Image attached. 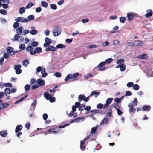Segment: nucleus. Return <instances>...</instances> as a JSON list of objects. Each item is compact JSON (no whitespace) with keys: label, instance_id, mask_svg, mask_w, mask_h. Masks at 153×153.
I'll list each match as a JSON object with an SVG mask.
<instances>
[{"label":"nucleus","instance_id":"obj_8","mask_svg":"<svg viewBox=\"0 0 153 153\" xmlns=\"http://www.w3.org/2000/svg\"><path fill=\"white\" fill-rule=\"evenodd\" d=\"M151 108L150 106L146 105L142 107L141 109L143 111L148 112L150 110Z\"/></svg>","mask_w":153,"mask_h":153},{"label":"nucleus","instance_id":"obj_29","mask_svg":"<svg viewBox=\"0 0 153 153\" xmlns=\"http://www.w3.org/2000/svg\"><path fill=\"white\" fill-rule=\"evenodd\" d=\"M79 75V73H76L72 75V78L74 80H77V78Z\"/></svg>","mask_w":153,"mask_h":153},{"label":"nucleus","instance_id":"obj_3","mask_svg":"<svg viewBox=\"0 0 153 153\" xmlns=\"http://www.w3.org/2000/svg\"><path fill=\"white\" fill-rule=\"evenodd\" d=\"M134 106L133 104L132 103H131L128 105V106L129 107V112L130 113H134L136 111V108L135 106Z\"/></svg>","mask_w":153,"mask_h":153},{"label":"nucleus","instance_id":"obj_14","mask_svg":"<svg viewBox=\"0 0 153 153\" xmlns=\"http://www.w3.org/2000/svg\"><path fill=\"white\" fill-rule=\"evenodd\" d=\"M108 121V119L107 118H105L103 119L101 122L100 125L107 124Z\"/></svg>","mask_w":153,"mask_h":153},{"label":"nucleus","instance_id":"obj_13","mask_svg":"<svg viewBox=\"0 0 153 153\" xmlns=\"http://www.w3.org/2000/svg\"><path fill=\"white\" fill-rule=\"evenodd\" d=\"M44 97L47 100H49L52 97L51 94H49L48 92H45L44 94Z\"/></svg>","mask_w":153,"mask_h":153},{"label":"nucleus","instance_id":"obj_11","mask_svg":"<svg viewBox=\"0 0 153 153\" xmlns=\"http://www.w3.org/2000/svg\"><path fill=\"white\" fill-rule=\"evenodd\" d=\"M22 128V125H18L16 126L15 130V132L16 133H17L18 132L20 131Z\"/></svg>","mask_w":153,"mask_h":153},{"label":"nucleus","instance_id":"obj_48","mask_svg":"<svg viewBox=\"0 0 153 153\" xmlns=\"http://www.w3.org/2000/svg\"><path fill=\"white\" fill-rule=\"evenodd\" d=\"M25 9L24 7L20 8L19 10V13L21 14L23 13L25 11Z\"/></svg>","mask_w":153,"mask_h":153},{"label":"nucleus","instance_id":"obj_36","mask_svg":"<svg viewBox=\"0 0 153 153\" xmlns=\"http://www.w3.org/2000/svg\"><path fill=\"white\" fill-rule=\"evenodd\" d=\"M125 69L126 66L124 64L120 65V70L121 71H123L125 70Z\"/></svg>","mask_w":153,"mask_h":153},{"label":"nucleus","instance_id":"obj_31","mask_svg":"<svg viewBox=\"0 0 153 153\" xmlns=\"http://www.w3.org/2000/svg\"><path fill=\"white\" fill-rule=\"evenodd\" d=\"M13 48L11 47H8L6 49L8 53H9L10 54H11V53L13 51Z\"/></svg>","mask_w":153,"mask_h":153},{"label":"nucleus","instance_id":"obj_46","mask_svg":"<svg viewBox=\"0 0 153 153\" xmlns=\"http://www.w3.org/2000/svg\"><path fill=\"white\" fill-rule=\"evenodd\" d=\"M7 11L6 10L2 9L0 10V13L3 15H6L7 14Z\"/></svg>","mask_w":153,"mask_h":153},{"label":"nucleus","instance_id":"obj_52","mask_svg":"<svg viewBox=\"0 0 153 153\" xmlns=\"http://www.w3.org/2000/svg\"><path fill=\"white\" fill-rule=\"evenodd\" d=\"M45 41L46 42L50 44L52 42L51 40L48 37H46L45 39Z\"/></svg>","mask_w":153,"mask_h":153},{"label":"nucleus","instance_id":"obj_35","mask_svg":"<svg viewBox=\"0 0 153 153\" xmlns=\"http://www.w3.org/2000/svg\"><path fill=\"white\" fill-rule=\"evenodd\" d=\"M66 46L65 45L62 44H59L57 45L56 47L57 48H65Z\"/></svg>","mask_w":153,"mask_h":153},{"label":"nucleus","instance_id":"obj_41","mask_svg":"<svg viewBox=\"0 0 153 153\" xmlns=\"http://www.w3.org/2000/svg\"><path fill=\"white\" fill-rule=\"evenodd\" d=\"M34 19V16L33 15H31L27 17V20H28V21H31L33 20Z\"/></svg>","mask_w":153,"mask_h":153},{"label":"nucleus","instance_id":"obj_55","mask_svg":"<svg viewBox=\"0 0 153 153\" xmlns=\"http://www.w3.org/2000/svg\"><path fill=\"white\" fill-rule=\"evenodd\" d=\"M31 45L33 47H36L38 45V43L36 41H33L31 43Z\"/></svg>","mask_w":153,"mask_h":153},{"label":"nucleus","instance_id":"obj_26","mask_svg":"<svg viewBox=\"0 0 153 153\" xmlns=\"http://www.w3.org/2000/svg\"><path fill=\"white\" fill-rule=\"evenodd\" d=\"M27 95H26L25 96L22 97L21 99H20L19 100H17L16 101L15 103V104H17L19 102H20L23 100L24 99H25L27 96Z\"/></svg>","mask_w":153,"mask_h":153},{"label":"nucleus","instance_id":"obj_50","mask_svg":"<svg viewBox=\"0 0 153 153\" xmlns=\"http://www.w3.org/2000/svg\"><path fill=\"white\" fill-rule=\"evenodd\" d=\"M41 5L43 7L45 8L47 7L48 6V4L44 1H42Z\"/></svg>","mask_w":153,"mask_h":153},{"label":"nucleus","instance_id":"obj_56","mask_svg":"<svg viewBox=\"0 0 153 153\" xmlns=\"http://www.w3.org/2000/svg\"><path fill=\"white\" fill-rule=\"evenodd\" d=\"M30 89V86L28 84H27L25 86V89L26 91H28Z\"/></svg>","mask_w":153,"mask_h":153},{"label":"nucleus","instance_id":"obj_19","mask_svg":"<svg viewBox=\"0 0 153 153\" xmlns=\"http://www.w3.org/2000/svg\"><path fill=\"white\" fill-rule=\"evenodd\" d=\"M100 92H96V91H93L91 94L90 96H92L94 95H95V97H97L100 94Z\"/></svg>","mask_w":153,"mask_h":153},{"label":"nucleus","instance_id":"obj_2","mask_svg":"<svg viewBox=\"0 0 153 153\" xmlns=\"http://www.w3.org/2000/svg\"><path fill=\"white\" fill-rule=\"evenodd\" d=\"M61 32V29L59 26L55 27L53 29V33L54 36L59 35Z\"/></svg>","mask_w":153,"mask_h":153},{"label":"nucleus","instance_id":"obj_49","mask_svg":"<svg viewBox=\"0 0 153 153\" xmlns=\"http://www.w3.org/2000/svg\"><path fill=\"white\" fill-rule=\"evenodd\" d=\"M140 87L138 84H136L133 85V89L135 90H137L139 89Z\"/></svg>","mask_w":153,"mask_h":153},{"label":"nucleus","instance_id":"obj_20","mask_svg":"<svg viewBox=\"0 0 153 153\" xmlns=\"http://www.w3.org/2000/svg\"><path fill=\"white\" fill-rule=\"evenodd\" d=\"M106 115L108 116L111 117L112 115V109L111 108H108L107 110Z\"/></svg>","mask_w":153,"mask_h":153},{"label":"nucleus","instance_id":"obj_21","mask_svg":"<svg viewBox=\"0 0 153 153\" xmlns=\"http://www.w3.org/2000/svg\"><path fill=\"white\" fill-rule=\"evenodd\" d=\"M85 98V96L83 94H81L79 96L78 100L79 102L81 101L82 100L84 101Z\"/></svg>","mask_w":153,"mask_h":153},{"label":"nucleus","instance_id":"obj_9","mask_svg":"<svg viewBox=\"0 0 153 153\" xmlns=\"http://www.w3.org/2000/svg\"><path fill=\"white\" fill-rule=\"evenodd\" d=\"M36 82L40 86H43L45 84V82L44 80L40 79H37Z\"/></svg>","mask_w":153,"mask_h":153},{"label":"nucleus","instance_id":"obj_23","mask_svg":"<svg viewBox=\"0 0 153 153\" xmlns=\"http://www.w3.org/2000/svg\"><path fill=\"white\" fill-rule=\"evenodd\" d=\"M91 136V135H90L88 136H87L83 140H82L81 141L80 144H84L85 143V140L88 139H90V137Z\"/></svg>","mask_w":153,"mask_h":153},{"label":"nucleus","instance_id":"obj_12","mask_svg":"<svg viewBox=\"0 0 153 153\" xmlns=\"http://www.w3.org/2000/svg\"><path fill=\"white\" fill-rule=\"evenodd\" d=\"M147 13L145 15V16L146 18H149L152 16L153 13L152 11L151 10L149 9L147 10Z\"/></svg>","mask_w":153,"mask_h":153},{"label":"nucleus","instance_id":"obj_24","mask_svg":"<svg viewBox=\"0 0 153 153\" xmlns=\"http://www.w3.org/2000/svg\"><path fill=\"white\" fill-rule=\"evenodd\" d=\"M111 107H114L117 110V109H120V106L118 104L114 103L113 104Z\"/></svg>","mask_w":153,"mask_h":153},{"label":"nucleus","instance_id":"obj_39","mask_svg":"<svg viewBox=\"0 0 153 153\" xmlns=\"http://www.w3.org/2000/svg\"><path fill=\"white\" fill-rule=\"evenodd\" d=\"M9 106V104L8 103H4L2 105H1V107L2 109L8 107Z\"/></svg>","mask_w":153,"mask_h":153},{"label":"nucleus","instance_id":"obj_22","mask_svg":"<svg viewBox=\"0 0 153 153\" xmlns=\"http://www.w3.org/2000/svg\"><path fill=\"white\" fill-rule=\"evenodd\" d=\"M142 43V42L140 40L135 41L134 42V46H137Z\"/></svg>","mask_w":153,"mask_h":153},{"label":"nucleus","instance_id":"obj_28","mask_svg":"<svg viewBox=\"0 0 153 153\" xmlns=\"http://www.w3.org/2000/svg\"><path fill=\"white\" fill-rule=\"evenodd\" d=\"M73 79L72 75L71 74H68L65 78V80L66 81H68V80Z\"/></svg>","mask_w":153,"mask_h":153},{"label":"nucleus","instance_id":"obj_54","mask_svg":"<svg viewBox=\"0 0 153 153\" xmlns=\"http://www.w3.org/2000/svg\"><path fill=\"white\" fill-rule=\"evenodd\" d=\"M126 20V19L125 17H121L120 19V22L122 23H124Z\"/></svg>","mask_w":153,"mask_h":153},{"label":"nucleus","instance_id":"obj_59","mask_svg":"<svg viewBox=\"0 0 153 153\" xmlns=\"http://www.w3.org/2000/svg\"><path fill=\"white\" fill-rule=\"evenodd\" d=\"M50 7L53 10H56L57 8L56 5L54 4H51Z\"/></svg>","mask_w":153,"mask_h":153},{"label":"nucleus","instance_id":"obj_42","mask_svg":"<svg viewBox=\"0 0 153 153\" xmlns=\"http://www.w3.org/2000/svg\"><path fill=\"white\" fill-rule=\"evenodd\" d=\"M34 5V4L32 2H29L28 4L26 6L25 8L26 9H29L31 7Z\"/></svg>","mask_w":153,"mask_h":153},{"label":"nucleus","instance_id":"obj_51","mask_svg":"<svg viewBox=\"0 0 153 153\" xmlns=\"http://www.w3.org/2000/svg\"><path fill=\"white\" fill-rule=\"evenodd\" d=\"M21 22H28V20L25 18L21 17Z\"/></svg>","mask_w":153,"mask_h":153},{"label":"nucleus","instance_id":"obj_45","mask_svg":"<svg viewBox=\"0 0 153 153\" xmlns=\"http://www.w3.org/2000/svg\"><path fill=\"white\" fill-rule=\"evenodd\" d=\"M4 92L5 94L7 95V94H10V93L11 91L10 88H7L5 89Z\"/></svg>","mask_w":153,"mask_h":153},{"label":"nucleus","instance_id":"obj_32","mask_svg":"<svg viewBox=\"0 0 153 153\" xmlns=\"http://www.w3.org/2000/svg\"><path fill=\"white\" fill-rule=\"evenodd\" d=\"M113 60V59L112 58H110L107 59L106 60H105V61L104 62H105V64L106 63L109 64L111 63L112 62Z\"/></svg>","mask_w":153,"mask_h":153},{"label":"nucleus","instance_id":"obj_4","mask_svg":"<svg viewBox=\"0 0 153 153\" xmlns=\"http://www.w3.org/2000/svg\"><path fill=\"white\" fill-rule=\"evenodd\" d=\"M100 110H97L94 109L93 110H91L90 111V112H91L90 116L91 117L92 119L94 120L95 119V117H94V116L95 115V114H97L98 113L100 112Z\"/></svg>","mask_w":153,"mask_h":153},{"label":"nucleus","instance_id":"obj_1","mask_svg":"<svg viewBox=\"0 0 153 153\" xmlns=\"http://www.w3.org/2000/svg\"><path fill=\"white\" fill-rule=\"evenodd\" d=\"M68 125V124H66L65 125L62 126H60L59 127H58L56 126H52L53 134L57 133L59 132L60 131V128H63L65 126H67Z\"/></svg>","mask_w":153,"mask_h":153},{"label":"nucleus","instance_id":"obj_57","mask_svg":"<svg viewBox=\"0 0 153 153\" xmlns=\"http://www.w3.org/2000/svg\"><path fill=\"white\" fill-rule=\"evenodd\" d=\"M51 51H55L57 50V48L53 46H49Z\"/></svg>","mask_w":153,"mask_h":153},{"label":"nucleus","instance_id":"obj_47","mask_svg":"<svg viewBox=\"0 0 153 153\" xmlns=\"http://www.w3.org/2000/svg\"><path fill=\"white\" fill-rule=\"evenodd\" d=\"M114 101L117 103H120L121 102V98H116L114 99Z\"/></svg>","mask_w":153,"mask_h":153},{"label":"nucleus","instance_id":"obj_7","mask_svg":"<svg viewBox=\"0 0 153 153\" xmlns=\"http://www.w3.org/2000/svg\"><path fill=\"white\" fill-rule=\"evenodd\" d=\"M105 65V63L104 62H102L100 63L97 66L98 68V70L101 71H103L105 70L106 69V68L103 67V68H102V67Z\"/></svg>","mask_w":153,"mask_h":153},{"label":"nucleus","instance_id":"obj_53","mask_svg":"<svg viewBox=\"0 0 153 153\" xmlns=\"http://www.w3.org/2000/svg\"><path fill=\"white\" fill-rule=\"evenodd\" d=\"M124 60L123 59H120L117 61V63L118 64L121 65L122 64V63H124Z\"/></svg>","mask_w":153,"mask_h":153},{"label":"nucleus","instance_id":"obj_33","mask_svg":"<svg viewBox=\"0 0 153 153\" xmlns=\"http://www.w3.org/2000/svg\"><path fill=\"white\" fill-rule=\"evenodd\" d=\"M127 16L128 18V20L129 21H131L134 17L133 15L131 14H128Z\"/></svg>","mask_w":153,"mask_h":153},{"label":"nucleus","instance_id":"obj_58","mask_svg":"<svg viewBox=\"0 0 153 153\" xmlns=\"http://www.w3.org/2000/svg\"><path fill=\"white\" fill-rule=\"evenodd\" d=\"M103 105L101 103H99L97 106V108L98 109H101L103 108Z\"/></svg>","mask_w":153,"mask_h":153},{"label":"nucleus","instance_id":"obj_15","mask_svg":"<svg viewBox=\"0 0 153 153\" xmlns=\"http://www.w3.org/2000/svg\"><path fill=\"white\" fill-rule=\"evenodd\" d=\"M7 134V131H3L0 132V135L3 137H5Z\"/></svg>","mask_w":153,"mask_h":153},{"label":"nucleus","instance_id":"obj_17","mask_svg":"<svg viewBox=\"0 0 153 153\" xmlns=\"http://www.w3.org/2000/svg\"><path fill=\"white\" fill-rule=\"evenodd\" d=\"M137 57L140 59H146L147 58V55L146 54H143L138 56Z\"/></svg>","mask_w":153,"mask_h":153},{"label":"nucleus","instance_id":"obj_61","mask_svg":"<svg viewBox=\"0 0 153 153\" xmlns=\"http://www.w3.org/2000/svg\"><path fill=\"white\" fill-rule=\"evenodd\" d=\"M39 87V85H38L35 84L33 85L32 87L31 88L32 89H35L36 88H38Z\"/></svg>","mask_w":153,"mask_h":153},{"label":"nucleus","instance_id":"obj_6","mask_svg":"<svg viewBox=\"0 0 153 153\" xmlns=\"http://www.w3.org/2000/svg\"><path fill=\"white\" fill-rule=\"evenodd\" d=\"M21 67V66L20 65H16L14 67V68L16 70V73L17 74H20L22 72V70L20 69Z\"/></svg>","mask_w":153,"mask_h":153},{"label":"nucleus","instance_id":"obj_63","mask_svg":"<svg viewBox=\"0 0 153 153\" xmlns=\"http://www.w3.org/2000/svg\"><path fill=\"white\" fill-rule=\"evenodd\" d=\"M131 92L129 91H127L126 92L125 95L126 96H131L132 95Z\"/></svg>","mask_w":153,"mask_h":153},{"label":"nucleus","instance_id":"obj_62","mask_svg":"<svg viewBox=\"0 0 153 153\" xmlns=\"http://www.w3.org/2000/svg\"><path fill=\"white\" fill-rule=\"evenodd\" d=\"M134 85L133 83L132 82H130L127 84V86L128 87H131Z\"/></svg>","mask_w":153,"mask_h":153},{"label":"nucleus","instance_id":"obj_43","mask_svg":"<svg viewBox=\"0 0 153 153\" xmlns=\"http://www.w3.org/2000/svg\"><path fill=\"white\" fill-rule=\"evenodd\" d=\"M33 47L30 45H29L26 48V51H30V52L31 51H33Z\"/></svg>","mask_w":153,"mask_h":153},{"label":"nucleus","instance_id":"obj_38","mask_svg":"<svg viewBox=\"0 0 153 153\" xmlns=\"http://www.w3.org/2000/svg\"><path fill=\"white\" fill-rule=\"evenodd\" d=\"M113 100V98H108L106 100V103L109 105L112 102Z\"/></svg>","mask_w":153,"mask_h":153},{"label":"nucleus","instance_id":"obj_34","mask_svg":"<svg viewBox=\"0 0 153 153\" xmlns=\"http://www.w3.org/2000/svg\"><path fill=\"white\" fill-rule=\"evenodd\" d=\"M19 35L18 34L15 35L14 38L12 39L13 41L14 42L15 41H18V38H20V37L18 36Z\"/></svg>","mask_w":153,"mask_h":153},{"label":"nucleus","instance_id":"obj_16","mask_svg":"<svg viewBox=\"0 0 153 153\" xmlns=\"http://www.w3.org/2000/svg\"><path fill=\"white\" fill-rule=\"evenodd\" d=\"M23 29V27L21 26L16 29V30L17 34L20 35L22 34Z\"/></svg>","mask_w":153,"mask_h":153},{"label":"nucleus","instance_id":"obj_44","mask_svg":"<svg viewBox=\"0 0 153 153\" xmlns=\"http://www.w3.org/2000/svg\"><path fill=\"white\" fill-rule=\"evenodd\" d=\"M25 48V45L24 44H21L19 46V49L21 50H24Z\"/></svg>","mask_w":153,"mask_h":153},{"label":"nucleus","instance_id":"obj_25","mask_svg":"<svg viewBox=\"0 0 153 153\" xmlns=\"http://www.w3.org/2000/svg\"><path fill=\"white\" fill-rule=\"evenodd\" d=\"M27 95H26L25 96L22 97L21 99H20L19 100H17L16 101L15 103V104H17L19 102H20L23 100L24 99H25L27 96Z\"/></svg>","mask_w":153,"mask_h":153},{"label":"nucleus","instance_id":"obj_60","mask_svg":"<svg viewBox=\"0 0 153 153\" xmlns=\"http://www.w3.org/2000/svg\"><path fill=\"white\" fill-rule=\"evenodd\" d=\"M19 26V24L17 22H15L13 25V27L15 29L17 28Z\"/></svg>","mask_w":153,"mask_h":153},{"label":"nucleus","instance_id":"obj_18","mask_svg":"<svg viewBox=\"0 0 153 153\" xmlns=\"http://www.w3.org/2000/svg\"><path fill=\"white\" fill-rule=\"evenodd\" d=\"M99 127V126H96L94 127H92L91 128V133L93 134L95 133L96 131H97L98 129V128Z\"/></svg>","mask_w":153,"mask_h":153},{"label":"nucleus","instance_id":"obj_37","mask_svg":"<svg viewBox=\"0 0 153 153\" xmlns=\"http://www.w3.org/2000/svg\"><path fill=\"white\" fill-rule=\"evenodd\" d=\"M84 119V118L82 117H80L75 119V122H79L81 120H82Z\"/></svg>","mask_w":153,"mask_h":153},{"label":"nucleus","instance_id":"obj_27","mask_svg":"<svg viewBox=\"0 0 153 153\" xmlns=\"http://www.w3.org/2000/svg\"><path fill=\"white\" fill-rule=\"evenodd\" d=\"M27 95H26L25 96L22 97L21 99H20L19 100H17L16 101L15 103V104H17L19 102H20L23 100L24 99H25L27 96Z\"/></svg>","mask_w":153,"mask_h":153},{"label":"nucleus","instance_id":"obj_30","mask_svg":"<svg viewBox=\"0 0 153 153\" xmlns=\"http://www.w3.org/2000/svg\"><path fill=\"white\" fill-rule=\"evenodd\" d=\"M29 62L28 60L26 59L24 60L22 62V65L24 66L27 67V65L29 64Z\"/></svg>","mask_w":153,"mask_h":153},{"label":"nucleus","instance_id":"obj_40","mask_svg":"<svg viewBox=\"0 0 153 153\" xmlns=\"http://www.w3.org/2000/svg\"><path fill=\"white\" fill-rule=\"evenodd\" d=\"M131 103H132L133 104L134 106H137V103H138L137 100L136 98H135L134 99L133 101H131Z\"/></svg>","mask_w":153,"mask_h":153},{"label":"nucleus","instance_id":"obj_64","mask_svg":"<svg viewBox=\"0 0 153 153\" xmlns=\"http://www.w3.org/2000/svg\"><path fill=\"white\" fill-rule=\"evenodd\" d=\"M57 77H59L61 76V74L59 72H56L54 74Z\"/></svg>","mask_w":153,"mask_h":153},{"label":"nucleus","instance_id":"obj_10","mask_svg":"<svg viewBox=\"0 0 153 153\" xmlns=\"http://www.w3.org/2000/svg\"><path fill=\"white\" fill-rule=\"evenodd\" d=\"M32 30L30 31V33L32 35H35L36 34L38 33L37 30H35V28L34 27L32 26L31 27Z\"/></svg>","mask_w":153,"mask_h":153},{"label":"nucleus","instance_id":"obj_5","mask_svg":"<svg viewBox=\"0 0 153 153\" xmlns=\"http://www.w3.org/2000/svg\"><path fill=\"white\" fill-rule=\"evenodd\" d=\"M42 49L41 47H37L35 48L34 50L30 52V54L31 55H33L36 53H39L42 51Z\"/></svg>","mask_w":153,"mask_h":153}]
</instances>
